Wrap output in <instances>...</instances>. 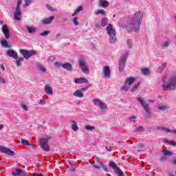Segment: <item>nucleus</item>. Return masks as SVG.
<instances>
[{"label": "nucleus", "instance_id": "25", "mask_svg": "<svg viewBox=\"0 0 176 176\" xmlns=\"http://www.w3.org/2000/svg\"><path fill=\"white\" fill-rule=\"evenodd\" d=\"M21 144H23V145H27L28 146H32V144L30 143L28 140H24V139H21Z\"/></svg>", "mask_w": 176, "mask_h": 176}, {"label": "nucleus", "instance_id": "46", "mask_svg": "<svg viewBox=\"0 0 176 176\" xmlns=\"http://www.w3.org/2000/svg\"><path fill=\"white\" fill-rule=\"evenodd\" d=\"M50 34V32H49V31H45V32H43V33H41L40 35H41V36H47V35H49Z\"/></svg>", "mask_w": 176, "mask_h": 176}, {"label": "nucleus", "instance_id": "12", "mask_svg": "<svg viewBox=\"0 0 176 176\" xmlns=\"http://www.w3.org/2000/svg\"><path fill=\"white\" fill-rule=\"evenodd\" d=\"M12 175L14 176H28L27 173H25L24 170L16 168L12 173Z\"/></svg>", "mask_w": 176, "mask_h": 176}, {"label": "nucleus", "instance_id": "50", "mask_svg": "<svg viewBox=\"0 0 176 176\" xmlns=\"http://www.w3.org/2000/svg\"><path fill=\"white\" fill-rule=\"evenodd\" d=\"M73 23L74 25H79V22L78 21V18H74L73 19Z\"/></svg>", "mask_w": 176, "mask_h": 176}, {"label": "nucleus", "instance_id": "52", "mask_svg": "<svg viewBox=\"0 0 176 176\" xmlns=\"http://www.w3.org/2000/svg\"><path fill=\"white\" fill-rule=\"evenodd\" d=\"M135 119H137V117H135V116H132L129 117V120L131 122H135Z\"/></svg>", "mask_w": 176, "mask_h": 176}, {"label": "nucleus", "instance_id": "11", "mask_svg": "<svg viewBox=\"0 0 176 176\" xmlns=\"http://www.w3.org/2000/svg\"><path fill=\"white\" fill-rule=\"evenodd\" d=\"M93 102L94 105H96V107H99L100 109H108V107L107 106V104L101 102V100L98 99H94Z\"/></svg>", "mask_w": 176, "mask_h": 176}, {"label": "nucleus", "instance_id": "4", "mask_svg": "<svg viewBox=\"0 0 176 176\" xmlns=\"http://www.w3.org/2000/svg\"><path fill=\"white\" fill-rule=\"evenodd\" d=\"M78 64L83 74L87 75L90 73V71L89 70V67L87 66V63H86L85 58H80L78 60Z\"/></svg>", "mask_w": 176, "mask_h": 176}, {"label": "nucleus", "instance_id": "10", "mask_svg": "<svg viewBox=\"0 0 176 176\" xmlns=\"http://www.w3.org/2000/svg\"><path fill=\"white\" fill-rule=\"evenodd\" d=\"M47 140L49 139H46V138L41 139L39 144H40V146H41V148L44 151L49 152V151H50V147H49V144H47Z\"/></svg>", "mask_w": 176, "mask_h": 176}, {"label": "nucleus", "instance_id": "32", "mask_svg": "<svg viewBox=\"0 0 176 176\" xmlns=\"http://www.w3.org/2000/svg\"><path fill=\"white\" fill-rule=\"evenodd\" d=\"M1 43L3 47H9V45H8V41H6V39L1 40Z\"/></svg>", "mask_w": 176, "mask_h": 176}, {"label": "nucleus", "instance_id": "23", "mask_svg": "<svg viewBox=\"0 0 176 176\" xmlns=\"http://www.w3.org/2000/svg\"><path fill=\"white\" fill-rule=\"evenodd\" d=\"M72 129L73 131H78V124L76 123V122L74 120H72Z\"/></svg>", "mask_w": 176, "mask_h": 176}, {"label": "nucleus", "instance_id": "5", "mask_svg": "<svg viewBox=\"0 0 176 176\" xmlns=\"http://www.w3.org/2000/svg\"><path fill=\"white\" fill-rule=\"evenodd\" d=\"M21 3H23V0H18L16 8L14 13L15 20L18 21H20V20H21V9H20Z\"/></svg>", "mask_w": 176, "mask_h": 176}, {"label": "nucleus", "instance_id": "28", "mask_svg": "<svg viewBox=\"0 0 176 176\" xmlns=\"http://www.w3.org/2000/svg\"><path fill=\"white\" fill-rule=\"evenodd\" d=\"M37 69L38 71H41V72H46V67H45L42 65H37Z\"/></svg>", "mask_w": 176, "mask_h": 176}, {"label": "nucleus", "instance_id": "45", "mask_svg": "<svg viewBox=\"0 0 176 176\" xmlns=\"http://www.w3.org/2000/svg\"><path fill=\"white\" fill-rule=\"evenodd\" d=\"M33 0H25V6H30V3H32Z\"/></svg>", "mask_w": 176, "mask_h": 176}, {"label": "nucleus", "instance_id": "33", "mask_svg": "<svg viewBox=\"0 0 176 176\" xmlns=\"http://www.w3.org/2000/svg\"><path fill=\"white\" fill-rule=\"evenodd\" d=\"M163 153L164 156H173V153L168 150H164Z\"/></svg>", "mask_w": 176, "mask_h": 176}, {"label": "nucleus", "instance_id": "49", "mask_svg": "<svg viewBox=\"0 0 176 176\" xmlns=\"http://www.w3.org/2000/svg\"><path fill=\"white\" fill-rule=\"evenodd\" d=\"M5 83H6L5 78L0 76V85H5Z\"/></svg>", "mask_w": 176, "mask_h": 176}, {"label": "nucleus", "instance_id": "14", "mask_svg": "<svg viewBox=\"0 0 176 176\" xmlns=\"http://www.w3.org/2000/svg\"><path fill=\"white\" fill-rule=\"evenodd\" d=\"M0 152H2L3 153H6L7 155H9L10 156H14V152L6 147L0 146Z\"/></svg>", "mask_w": 176, "mask_h": 176}, {"label": "nucleus", "instance_id": "44", "mask_svg": "<svg viewBox=\"0 0 176 176\" xmlns=\"http://www.w3.org/2000/svg\"><path fill=\"white\" fill-rule=\"evenodd\" d=\"M168 46H170V41H166L163 43V47H168Z\"/></svg>", "mask_w": 176, "mask_h": 176}, {"label": "nucleus", "instance_id": "39", "mask_svg": "<svg viewBox=\"0 0 176 176\" xmlns=\"http://www.w3.org/2000/svg\"><path fill=\"white\" fill-rule=\"evenodd\" d=\"M81 10H83V7L80 6L78 8V9L76 10L75 12L72 14V16L78 14V13H79V12H80Z\"/></svg>", "mask_w": 176, "mask_h": 176}, {"label": "nucleus", "instance_id": "37", "mask_svg": "<svg viewBox=\"0 0 176 176\" xmlns=\"http://www.w3.org/2000/svg\"><path fill=\"white\" fill-rule=\"evenodd\" d=\"M164 144H168V145H174V146L176 145L175 142H170V141H169L168 140H167V139H164Z\"/></svg>", "mask_w": 176, "mask_h": 176}, {"label": "nucleus", "instance_id": "17", "mask_svg": "<svg viewBox=\"0 0 176 176\" xmlns=\"http://www.w3.org/2000/svg\"><path fill=\"white\" fill-rule=\"evenodd\" d=\"M74 82L76 84L89 83V80L87 79H86L85 78H78L75 79Z\"/></svg>", "mask_w": 176, "mask_h": 176}, {"label": "nucleus", "instance_id": "2", "mask_svg": "<svg viewBox=\"0 0 176 176\" xmlns=\"http://www.w3.org/2000/svg\"><path fill=\"white\" fill-rule=\"evenodd\" d=\"M162 89L164 91L175 90L176 89V76H172L168 79L167 76H165L162 78Z\"/></svg>", "mask_w": 176, "mask_h": 176}, {"label": "nucleus", "instance_id": "6", "mask_svg": "<svg viewBox=\"0 0 176 176\" xmlns=\"http://www.w3.org/2000/svg\"><path fill=\"white\" fill-rule=\"evenodd\" d=\"M135 80V78L129 77L125 79L124 85L121 87V90H124V91H127L129 89H130V86L133 85L134 81Z\"/></svg>", "mask_w": 176, "mask_h": 176}, {"label": "nucleus", "instance_id": "35", "mask_svg": "<svg viewBox=\"0 0 176 176\" xmlns=\"http://www.w3.org/2000/svg\"><path fill=\"white\" fill-rule=\"evenodd\" d=\"M159 130H161L162 131H164L165 133H170V129L166 128L164 126H160Z\"/></svg>", "mask_w": 176, "mask_h": 176}, {"label": "nucleus", "instance_id": "19", "mask_svg": "<svg viewBox=\"0 0 176 176\" xmlns=\"http://www.w3.org/2000/svg\"><path fill=\"white\" fill-rule=\"evenodd\" d=\"M45 91L47 94H49V96H52L53 94V89H52V86L45 85Z\"/></svg>", "mask_w": 176, "mask_h": 176}, {"label": "nucleus", "instance_id": "1", "mask_svg": "<svg viewBox=\"0 0 176 176\" xmlns=\"http://www.w3.org/2000/svg\"><path fill=\"white\" fill-rule=\"evenodd\" d=\"M142 17H144V13H142V12L140 10L136 12L134 16L127 22L126 25L122 23V28H126L129 32H131V31L138 32V31H140V28H141Z\"/></svg>", "mask_w": 176, "mask_h": 176}, {"label": "nucleus", "instance_id": "57", "mask_svg": "<svg viewBox=\"0 0 176 176\" xmlns=\"http://www.w3.org/2000/svg\"><path fill=\"white\" fill-rule=\"evenodd\" d=\"M169 133H171L172 134H174V135H176V129H170Z\"/></svg>", "mask_w": 176, "mask_h": 176}, {"label": "nucleus", "instance_id": "13", "mask_svg": "<svg viewBox=\"0 0 176 176\" xmlns=\"http://www.w3.org/2000/svg\"><path fill=\"white\" fill-rule=\"evenodd\" d=\"M103 78L109 79L111 78V69L109 66H104L103 69Z\"/></svg>", "mask_w": 176, "mask_h": 176}, {"label": "nucleus", "instance_id": "56", "mask_svg": "<svg viewBox=\"0 0 176 176\" xmlns=\"http://www.w3.org/2000/svg\"><path fill=\"white\" fill-rule=\"evenodd\" d=\"M54 60H55L54 56H50L48 58V61H50L51 63H53Z\"/></svg>", "mask_w": 176, "mask_h": 176}, {"label": "nucleus", "instance_id": "42", "mask_svg": "<svg viewBox=\"0 0 176 176\" xmlns=\"http://www.w3.org/2000/svg\"><path fill=\"white\" fill-rule=\"evenodd\" d=\"M95 14H103V15H105V10H98L97 12H95Z\"/></svg>", "mask_w": 176, "mask_h": 176}, {"label": "nucleus", "instance_id": "53", "mask_svg": "<svg viewBox=\"0 0 176 176\" xmlns=\"http://www.w3.org/2000/svg\"><path fill=\"white\" fill-rule=\"evenodd\" d=\"M38 104L40 105H45L46 104V100H40V101L38 102Z\"/></svg>", "mask_w": 176, "mask_h": 176}, {"label": "nucleus", "instance_id": "62", "mask_svg": "<svg viewBox=\"0 0 176 176\" xmlns=\"http://www.w3.org/2000/svg\"><path fill=\"white\" fill-rule=\"evenodd\" d=\"M147 102H155V101L153 100H147Z\"/></svg>", "mask_w": 176, "mask_h": 176}, {"label": "nucleus", "instance_id": "27", "mask_svg": "<svg viewBox=\"0 0 176 176\" xmlns=\"http://www.w3.org/2000/svg\"><path fill=\"white\" fill-rule=\"evenodd\" d=\"M26 30H28V31L30 34H32V33L35 32V31H36V29L35 28L29 27V26H26Z\"/></svg>", "mask_w": 176, "mask_h": 176}, {"label": "nucleus", "instance_id": "59", "mask_svg": "<svg viewBox=\"0 0 176 176\" xmlns=\"http://www.w3.org/2000/svg\"><path fill=\"white\" fill-rule=\"evenodd\" d=\"M106 149L109 151V152H111V151H112V148L111 147H109L108 146H106Z\"/></svg>", "mask_w": 176, "mask_h": 176}, {"label": "nucleus", "instance_id": "7", "mask_svg": "<svg viewBox=\"0 0 176 176\" xmlns=\"http://www.w3.org/2000/svg\"><path fill=\"white\" fill-rule=\"evenodd\" d=\"M137 100L138 101H139V102H140L142 107L145 110L146 113H148V115H151V108L149 107V104H148L144 100V99L141 98H137Z\"/></svg>", "mask_w": 176, "mask_h": 176}, {"label": "nucleus", "instance_id": "3", "mask_svg": "<svg viewBox=\"0 0 176 176\" xmlns=\"http://www.w3.org/2000/svg\"><path fill=\"white\" fill-rule=\"evenodd\" d=\"M108 35H109L110 43H115L116 42V30L113 28L111 24H109L106 28Z\"/></svg>", "mask_w": 176, "mask_h": 176}, {"label": "nucleus", "instance_id": "38", "mask_svg": "<svg viewBox=\"0 0 176 176\" xmlns=\"http://www.w3.org/2000/svg\"><path fill=\"white\" fill-rule=\"evenodd\" d=\"M135 133H141L144 131V126H140L135 129Z\"/></svg>", "mask_w": 176, "mask_h": 176}, {"label": "nucleus", "instance_id": "24", "mask_svg": "<svg viewBox=\"0 0 176 176\" xmlns=\"http://www.w3.org/2000/svg\"><path fill=\"white\" fill-rule=\"evenodd\" d=\"M109 166L110 167H111V168H113L114 172L119 168V167L118 166L116 163H115V162H111L109 163Z\"/></svg>", "mask_w": 176, "mask_h": 176}, {"label": "nucleus", "instance_id": "21", "mask_svg": "<svg viewBox=\"0 0 176 176\" xmlns=\"http://www.w3.org/2000/svg\"><path fill=\"white\" fill-rule=\"evenodd\" d=\"M63 68L67 71H72V65L69 63L63 64Z\"/></svg>", "mask_w": 176, "mask_h": 176}, {"label": "nucleus", "instance_id": "29", "mask_svg": "<svg viewBox=\"0 0 176 176\" xmlns=\"http://www.w3.org/2000/svg\"><path fill=\"white\" fill-rule=\"evenodd\" d=\"M114 173L116 174H117V175H118V176H124V173H123V171L122 170H120V168H118V169H117L116 171H114Z\"/></svg>", "mask_w": 176, "mask_h": 176}, {"label": "nucleus", "instance_id": "9", "mask_svg": "<svg viewBox=\"0 0 176 176\" xmlns=\"http://www.w3.org/2000/svg\"><path fill=\"white\" fill-rule=\"evenodd\" d=\"M20 53L23 56L24 58L28 60L32 56H35V51H28L27 50H20Z\"/></svg>", "mask_w": 176, "mask_h": 176}, {"label": "nucleus", "instance_id": "48", "mask_svg": "<svg viewBox=\"0 0 176 176\" xmlns=\"http://www.w3.org/2000/svg\"><path fill=\"white\" fill-rule=\"evenodd\" d=\"M100 166L102 167V170L105 171L106 173H108L109 170H108V168L105 167L102 163L100 164Z\"/></svg>", "mask_w": 176, "mask_h": 176}, {"label": "nucleus", "instance_id": "20", "mask_svg": "<svg viewBox=\"0 0 176 176\" xmlns=\"http://www.w3.org/2000/svg\"><path fill=\"white\" fill-rule=\"evenodd\" d=\"M99 6L101 8H107V6H109V3L106 0H99Z\"/></svg>", "mask_w": 176, "mask_h": 176}, {"label": "nucleus", "instance_id": "63", "mask_svg": "<svg viewBox=\"0 0 176 176\" xmlns=\"http://www.w3.org/2000/svg\"><path fill=\"white\" fill-rule=\"evenodd\" d=\"M3 129V124H0V131Z\"/></svg>", "mask_w": 176, "mask_h": 176}, {"label": "nucleus", "instance_id": "26", "mask_svg": "<svg viewBox=\"0 0 176 176\" xmlns=\"http://www.w3.org/2000/svg\"><path fill=\"white\" fill-rule=\"evenodd\" d=\"M166 67H167V63H164L162 64L158 69L157 72H158L159 74H161V72H163V69L166 68Z\"/></svg>", "mask_w": 176, "mask_h": 176}, {"label": "nucleus", "instance_id": "41", "mask_svg": "<svg viewBox=\"0 0 176 176\" xmlns=\"http://www.w3.org/2000/svg\"><path fill=\"white\" fill-rule=\"evenodd\" d=\"M142 74L143 75H148L149 74V69H142Z\"/></svg>", "mask_w": 176, "mask_h": 176}, {"label": "nucleus", "instance_id": "8", "mask_svg": "<svg viewBox=\"0 0 176 176\" xmlns=\"http://www.w3.org/2000/svg\"><path fill=\"white\" fill-rule=\"evenodd\" d=\"M127 60V54H124L120 59L119 69L122 72L124 71V67H126V60Z\"/></svg>", "mask_w": 176, "mask_h": 176}, {"label": "nucleus", "instance_id": "54", "mask_svg": "<svg viewBox=\"0 0 176 176\" xmlns=\"http://www.w3.org/2000/svg\"><path fill=\"white\" fill-rule=\"evenodd\" d=\"M46 6L47 9H49V10H52V12H54V10H56V9H53V8H52L51 6L49 4H46Z\"/></svg>", "mask_w": 176, "mask_h": 176}, {"label": "nucleus", "instance_id": "18", "mask_svg": "<svg viewBox=\"0 0 176 176\" xmlns=\"http://www.w3.org/2000/svg\"><path fill=\"white\" fill-rule=\"evenodd\" d=\"M53 20H54V16H52L50 18L44 19L41 21L43 24H51Z\"/></svg>", "mask_w": 176, "mask_h": 176}, {"label": "nucleus", "instance_id": "64", "mask_svg": "<svg viewBox=\"0 0 176 176\" xmlns=\"http://www.w3.org/2000/svg\"><path fill=\"white\" fill-rule=\"evenodd\" d=\"M94 167L95 168H97V169L100 168V166H97V165H94Z\"/></svg>", "mask_w": 176, "mask_h": 176}, {"label": "nucleus", "instance_id": "51", "mask_svg": "<svg viewBox=\"0 0 176 176\" xmlns=\"http://www.w3.org/2000/svg\"><path fill=\"white\" fill-rule=\"evenodd\" d=\"M126 43H127L128 47H131V46H133L132 41L130 39L126 41Z\"/></svg>", "mask_w": 176, "mask_h": 176}, {"label": "nucleus", "instance_id": "16", "mask_svg": "<svg viewBox=\"0 0 176 176\" xmlns=\"http://www.w3.org/2000/svg\"><path fill=\"white\" fill-rule=\"evenodd\" d=\"M7 54L9 57H12V58L17 59L19 58V55H17V52L13 50H9L7 51Z\"/></svg>", "mask_w": 176, "mask_h": 176}, {"label": "nucleus", "instance_id": "22", "mask_svg": "<svg viewBox=\"0 0 176 176\" xmlns=\"http://www.w3.org/2000/svg\"><path fill=\"white\" fill-rule=\"evenodd\" d=\"M74 97H79L80 98H83V92H82L81 90H76L74 93Z\"/></svg>", "mask_w": 176, "mask_h": 176}, {"label": "nucleus", "instance_id": "34", "mask_svg": "<svg viewBox=\"0 0 176 176\" xmlns=\"http://www.w3.org/2000/svg\"><path fill=\"white\" fill-rule=\"evenodd\" d=\"M85 130H88L89 131H93V130H96V126H90V125H86L85 126Z\"/></svg>", "mask_w": 176, "mask_h": 176}, {"label": "nucleus", "instance_id": "47", "mask_svg": "<svg viewBox=\"0 0 176 176\" xmlns=\"http://www.w3.org/2000/svg\"><path fill=\"white\" fill-rule=\"evenodd\" d=\"M54 65L57 68H61V67H63V64L60 62H56Z\"/></svg>", "mask_w": 176, "mask_h": 176}, {"label": "nucleus", "instance_id": "15", "mask_svg": "<svg viewBox=\"0 0 176 176\" xmlns=\"http://www.w3.org/2000/svg\"><path fill=\"white\" fill-rule=\"evenodd\" d=\"M3 34H4V36L6 39H9L10 38V33L9 32V28L6 25H3L2 28Z\"/></svg>", "mask_w": 176, "mask_h": 176}, {"label": "nucleus", "instance_id": "61", "mask_svg": "<svg viewBox=\"0 0 176 176\" xmlns=\"http://www.w3.org/2000/svg\"><path fill=\"white\" fill-rule=\"evenodd\" d=\"M61 36V34L58 33L56 34V38H60Z\"/></svg>", "mask_w": 176, "mask_h": 176}, {"label": "nucleus", "instance_id": "43", "mask_svg": "<svg viewBox=\"0 0 176 176\" xmlns=\"http://www.w3.org/2000/svg\"><path fill=\"white\" fill-rule=\"evenodd\" d=\"M138 86H140V82H138V84H135L131 89V91L134 92L135 91V90H137V89H138Z\"/></svg>", "mask_w": 176, "mask_h": 176}, {"label": "nucleus", "instance_id": "31", "mask_svg": "<svg viewBox=\"0 0 176 176\" xmlns=\"http://www.w3.org/2000/svg\"><path fill=\"white\" fill-rule=\"evenodd\" d=\"M21 61H24V58L20 57L16 60V65H17V67H21Z\"/></svg>", "mask_w": 176, "mask_h": 176}, {"label": "nucleus", "instance_id": "60", "mask_svg": "<svg viewBox=\"0 0 176 176\" xmlns=\"http://www.w3.org/2000/svg\"><path fill=\"white\" fill-rule=\"evenodd\" d=\"M172 163L173 164H176V159L174 158L173 160H172Z\"/></svg>", "mask_w": 176, "mask_h": 176}, {"label": "nucleus", "instance_id": "55", "mask_svg": "<svg viewBox=\"0 0 176 176\" xmlns=\"http://www.w3.org/2000/svg\"><path fill=\"white\" fill-rule=\"evenodd\" d=\"M89 87H90V85H89V86L82 87V88L81 89V91H82V92L86 91V90H87V89H89Z\"/></svg>", "mask_w": 176, "mask_h": 176}, {"label": "nucleus", "instance_id": "40", "mask_svg": "<svg viewBox=\"0 0 176 176\" xmlns=\"http://www.w3.org/2000/svg\"><path fill=\"white\" fill-rule=\"evenodd\" d=\"M21 108H22V109H23V111H28V106H27V104H24V103H21Z\"/></svg>", "mask_w": 176, "mask_h": 176}, {"label": "nucleus", "instance_id": "30", "mask_svg": "<svg viewBox=\"0 0 176 176\" xmlns=\"http://www.w3.org/2000/svg\"><path fill=\"white\" fill-rule=\"evenodd\" d=\"M157 109H159V111H167V109H168V106L167 105L158 106Z\"/></svg>", "mask_w": 176, "mask_h": 176}, {"label": "nucleus", "instance_id": "58", "mask_svg": "<svg viewBox=\"0 0 176 176\" xmlns=\"http://www.w3.org/2000/svg\"><path fill=\"white\" fill-rule=\"evenodd\" d=\"M33 176H45V175H42V174H39V173H34L33 174Z\"/></svg>", "mask_w": 176, "mask_h": 176}, {"label": "nucleus", "instance_id": "36", "mask_svg": "<svg viewBox=\"0 0 176 176\" xmlns=\"http://www.w3.org/2000/svg\"><path fill=\"white\" fill-rule=\"evenodd\" d=\"M101 24H102V27H105V25H107V24H108V19H107L106 17L103 18L102 19Z\"/></svg>", "mask_w": 176, "mask_h": 176}]
</instances>
